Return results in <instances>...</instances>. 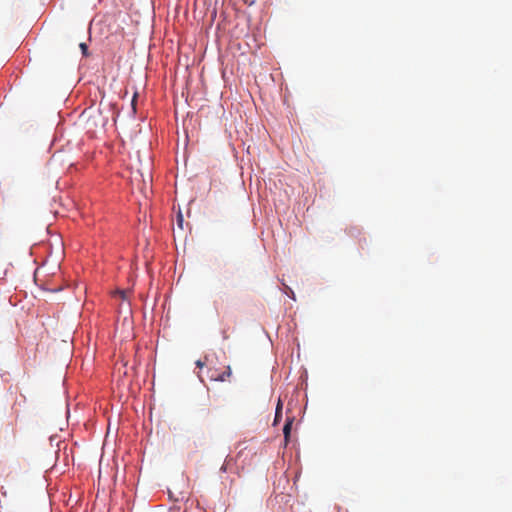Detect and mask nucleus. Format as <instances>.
<instances>
[{"label": "nucleus", "instance_id": "f257e3e1", "mask_svg": "<svg viewBox=\"0 0 512 512\" xmlns=\"http://www.w3.org/2000/svg\"><path fill=\"white\" fill-rule=\"evenodd\" d=\"M232 375L231 367L227 366L225 371L219 373L215 368L208 369V377L212 381L224 382Z\"/></svg>", "mask_w": 512, "mask_h": 512}, {"label": "nucleus", "instance_id": "f03ea898", "mask_svg": "<svg viewBox=\"0 0 512 512\" xmlns=\"http://www.w3.org/2000/svg\"><path fill=\"white\" fill-rule=\"evenodd\" d=\"M293 422H294V417H287L285 425L283 427L285 445H287L289 442Z\"/></svg>", "mask_w": 512, "mask_h": 512}, {"label": "nucleus", "instance_id": "7ed1b4c3", "mask_svg": "<svg viewBox=\"0 0 512 512\" xmlns=\"http://www.w3.org/2000/svg\"><path fill=\"white\" fill-rule=\"evenodd\" d=\"M207 363H208V357L205 356L204 361H202V360L196 361V366L199 368H203Z\"/></svg>", "mask_w": 512, "mask_h": 512}, {"label": "nucleus", "instance_id": "20e7f679", "mask_svg": "<svg viewBox=\"0 0 512 512\" xmlns=\"http://www.w3.org/2000/svg\"><path fill=\"white\" fill-rule=\"evenodd\" d=\"M79 47L82 51L83 56H88V47L86 43H80Z\"/></svg>", "mask_w": 512, "mask_h": 512}, {"label": "nucleus", "instance_id": "39448f33", "mask_svg": "<svg viewBox=\"0 0 512 512\" xmlns=\"http://www.w3.org/2000/svg\"><path fill=\"white\" fill-rule=\"evenodd\" d=\"M128 293H129V292H128V291H126V290H118V291L116 292V294H117V295H119V297H121L123 300L127 298Z\"/></svg>", "mask_w": 512, "mask_h": 512}, {"label": "nucleus", "instance_id": "423d86ee", "mask_svg": "<svg viewBox=\"0 0 512 512\" xmlns=\"http://www.w3.org/2000/svg\"><path fill=\"white\" fill-rule=\"evenodd\" d=\"M281 417H282V414H278V412L275 411V418H274L273 425H277L279 423V421L281 420Z\"/></svg>", "mask_w": 512, "mask_h": 512}, {"label": "nucleus", "instance_id": "0eeeda50", "mask_svg": "<svg viewBox=\"0 0 512 512\" xmlns=\"http://www.w3.org/2000/svg\"><path fill=\"white\" fill-rule=\"evenodd\" d=\"M276 412H278V414H282V402H281V400H279L278 403H277Z\"/></svg>", "mask_w": 512, "mask_h": 512}, {"label": "nucleus", "instance_id": "6e6552de", "mask_svg": "<svg viewBox=\"0 0 512 512\" xmlns=\"http://www.w3.org/2000/svg\"><path fill=\"white\" fill-rule=\"evenodd\" d=\"M136 97H137V93L134 94L133 99H132V106H133L134 110H135Z\"/></svg>", "mask_w": 512, "mask_h": 512}]
</instances>
